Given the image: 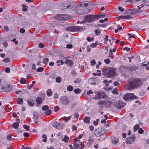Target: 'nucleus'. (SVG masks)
Masks as SVG:
<instances>
[{"instance_id": "nucleus-1", "label": "nucleus", "mask_w": 149, "mask_h": 149, "mask_svg": "<svg viewBox=\"0 0 149 149\" xmlns=\"http://www.w3.org/2000/svg\"><path fill=\"white\" fill-rule=\"evenodd\" d=\"M131 80L130 83L125 86V88L126 89L130 90L137 88L143 84L142 80L139 78H132Z\"/></svg>"}, {"instance_id": "nucleus-2", "label": "nucleus", "mask_w": 149, "mask_h": 149, "mask_svg": "<svg viewBox=\"0 0 149 149\" xmlns=\"http://www.w3.org/2000/svg\"><path fill=\"white\" fill-rule=\"evenodd\" d=\"M102 73L104 76L107 78H111L117 75L116 69L111 67H108L103 69Z\"/></svg>"}, {"instance_id": "nucleus-3", "label": "nucleus", "mask_w": 149, "mask_h": 149, "mask_svg": "<svg viewBox=\"0 0 149 149\" xmlns=\"http://www.w3.org/2000/svg\"><path fill=\"white\" fill-rule=\"evenodd\" d=\"M101 15H89L85 16L84 17V21L88 22H94L101 18Z\"/></svg>"}, {"instance_id": "nucleus-4", "label": "nucleus", "mask_w": 149, "mask_h": 149, "mask_svg": "<svg viewBox=\"0 0 149 149\" xmlns=\"http://www.w3.org/2000/svg\"><path fill=\"white\" fill-rule=\"evenodd\" d=\"M106 94L102 92H98L93 98L95 100L100 99L105 97Z\"/></svg>"}, {"instance_id": "nucleus-5", "label": "nucleus", "mask_w": 149, "mask_h": 149, "mask_svg": "<svg viewBox=\"0 0 149 149\" xmlns=\"http://www.w3.org/2000/svg\"><path fill=\"white\" fill-rule=\"evenodd\" d=\"M136 139L134 135H132L131 136L127 137L126 139V143L127 144H130L133 143Z\"/></svg>"}, {"instance_id": "nucleus-6", "label": "nucleus", "mask_w": 149, "mask_h": 149, "mask_svg": "<svg viewBox=\"0 0 149 149\" xmlns=\"http://www.w3.org/2000/svg\"><path fill=\"white\" fill-rule=\"evenodd\" d=\"M94 134L97 136H99L104 134V131L101 128H99L95 130L94 132Z\"/></svg>"}, {"instance_id": "nucleus-7", "label": "nucleus", "mask_w": 149, "mask_h": 149, "mask_svg": "<svg viewBox=\"0 0 149 149\" xmlns=\"http://www.w3.org/2000/svg\"><path fill=\"white\" fill-rule=\"evenodd\" d=\"M135 96L134 94L132 93H127L125 94L123 97V99L125 101H127L129 99L135 98Z\"/></svg>"}, {"instance_id": "nucleus-8", "label": "nucleus", "mask_w": 149, "mask_h": 149, "mask_svg": "<svg viewBox=\"0 0 149 149\" xmlns=\"http://www.w3.org/2000/svg\"><path fill=\"white\" fill-rule=\"evenodd\" d=\"M125 105V103L122 101L118 100L115 103V106L117 108L120 109L124 107Z\"/></svg>"}, {"instance_id": "nucleus-9", "label": "nucleus", "mask_w": 149, "mask_h": 149, "mask_svg": "<svg viewBox=\"0 0 149 149\" xmlns=\"http://www.w3.org/2000/svg\"><path fill=\"white\" fill-rule=\"evenodd\" d=\"M42 111H44L45 114L47 116H48L51 113V111L49 109V107L47 105L43 106L42 108Z\"/></svg>"}, {"instance_id": "nucleus-10", "label": "nucleus", "mask_w": 149, "mask_h": 149, "mask_svg": "<svg viewBox=\"0 0 149 149\" xmlns=\"http://www.w3.org/2000/svg\"><path fill=\"white\" fill-rule=\"evenodd\" d=\"M60 102L62 104L64 105L68 104L69 102V100L65 96H63L61 97Z\"/></svg>"}, {"instance_id": "nucleus-11", "label": "nucleus", "mask_w": 149, "mask_h": 149, "mask_svg": "<svg viewBox=\"0 0 149 149\" xmlns=\"http://www.w3.org/2000/svg\"><path fill=\"white\" fill-rule=\"evenodd\" d=\"M143 6L144 5L143 4H141L140 6H137L138 10L136 9H134L131 13H132V14L139 13L140 12L141 8H142Z\"/></svg>"}, {"instance_id": "nucleus-12", "label": "nucleus", "mask_w": 149, "mask_h": 149, "mask_svg": "<svg viewBox=\"0 0 149 149\" xmlns=\"http://www.w3.org/2000/svg\"><path fill=\"white\" fill-rule=\"evenodd\" d=\"M89 82L91 84H98L97 80L94 78H91L88 80Z\"/></svg>"}, {"instance_id": "nucleus-13", "label": "nucleus", "mask_w": 149, "mask_h": 149, "mask_svg": "<svg viewBox=\"0 0 149 149\" xmlns=\"http://www.w3.org/2000/svg\"><path fill=\"white\" fill-rule=\"evenodd\" d=\"M64 63L68 65L72 66L73 64V62L70 59H66L64 61Z\"/></svg>"}, {"instance_id": "nucleus-14", "label": "nucleus", "mask_w": 149, "mask_h": 149, "mask_svg": "<svg viewBox=\"0 0 149 149\" xmlns=\"http://www.w3.org/2000/svg\"><path fill=\"white\" fill-rule=\"evenodd\" d=\"M119 141L118 138L115 137L114 136H112L111 137V142L113 144H116L118 143Z\"/></svg>"}, {"instance_id": "nucleus-15", "label": "nucleus", "mask_w": 149, "mask_h": 149, "mask_svg": "<svg viewBox=\"0 0 149 149\" xmlns=\"http://www.w3.org/2000/svg\"><path fill=\"white\" fill-rule=\"evenodd\" d=\"M79 143H77V139L75 138L74 139V142L73 147L74 149H78L79 148Z\"/></svg>"}, {"instance_id": "nucleus-16", "label": "nucleus", "mask_w": 149, "mask_h": 149, "mask_svg": "<svg viewBox=\"0 0 149 149\" xmlns=\"http://www.w3.org/2000/svg\"><path fill=\"white\" fill-rule=\"evenodd\" d=\"M105 106L107 107H110L113 106V103L110 101H105Z\"/></svg>"}, {"instance_id": "nucleus-17", "label": "nucleus", "mask_w": 149, "mask_h": 149, "mask_svg": "<svg viewBox=\"0 0 149 149\" xmlns=\"http://www.w3.org/2000/svg\"><path fill=\"white\" fill-rule=\"evenodd\" d=\"M29 105L31 107H33L34 105V104L33 103V100L31 99L28 100L27 101Z\"/></svg>"}, {"instance_id": "nucleus-18", "label": "nucleus", "mask_w": 149, "mask_h": 149, "mask_svg": "<svg viewBox=\"0 0 149 149\" xmlns=\"http://www.w3.org/2000/svg\"><path fill=\"white\" fill-rule=\"evenodd\" d=\"M90 119L91 118L90 117L85 116L83 119V121L84 123L89 124Z\"/></svg>"}, {"instance_id": "nucleus-19", "label": "nucleus", "mask_w": 149, "mask_h": 149, "mask_svg": "<svg viewBox=\"0 0 149 149\" xmlns=\"http://www.w3.org/2000/svg\"><path fill=\"white\" fill-rule=\"evenodd\" d=\"M62 17L63 21H67L70 18L68 15L63 14V15H61Z\"/></svg>"}, {"instance_id": "nucleus-20", "label": "nucleus", "mask_w": 149, "mask_h": 149, "mask_svg": "<svg viewBox=\"0 0 149 149\" xmlns=\"http://www.w3.org/2000/svg\"><path fill=\"white\" fill-rule=\"evenodd\" d=\"M62 15H63V14L58 15H57L55 16V19L63 21L62 18L63 17L61 16Z\"/></svg>"}, {"instance_id": "nucleus-21", "label": "nucleus", "mask_w": 149, "mask_h": 149, "mask_svg": "<svg viewBox=\"0 0 149 149\" xmlns=\"http://www.w3.org/2000/svg\"><path fill=\"white\" fill-rule=\"evenodd\" d=\"M53 126L55 127L56 128L58 129H60L61 128L59 127V123L55 122L53 123Z\"/></svg>"}, {"instance_id": "nucleus-22", "label": "nucleus", "mask_w": 149, "mask_h": 149, "mask_svg": "<svg viewBox=\"0 0 149 149\" xmlns=\"http://www.w3.org/2000/svg\"><path fill=\"white\" fill-rule=\"evenodd\" d=\"M36 102L38 104H41L42 102V99L39 97H37L36 99Z\"/></svg>"}, {"instance_id": "nucleus-23", "label": "nucleus", "mask_w": 149, "mask_h": 149, "mask_svg": "<svg viewBox=\"0 0 149 149\" xmlns=\"http://www.w3.org/2000/svg\"><path fill=\"white\" fill-rule=\"evenodd\" d=\"M69 139V138L66 135H65L64 138L62 139V141L65 142V143H67Z\"/></svg>"}, {"instance_id": "nucleus-24", "label": "nucleus", "mask_w": 149, "mask_h": 149, "mask_svg": "<svg viewBox=\"0 0 149 149\" xmlns=\"http://www.w3.org/2000/svg\"><path fill=\"white\" fill-rule=\"evenodd\" d=\"M19 122L14 123L12 125V127L15 129H17L19 125Z\"/></svg>"}, {"instance_id": "nucleus-25", "label": "nucleus", "mask_w": 149, "mask_h": 149, "mask_svg": "<svg viewBox=\"0 0 149 149\" xmlns=\"http://www.w3.org/2000/svg\"><path fill=\"white\" fill-rule=\"evenodd\" d=\"M98 42L97 41H96L95 43H93L91 45V47L94 48L96 47L97 45H98Z\"/></svg>"}, {"instance_id": "nucleus-26", "label": "nucleus", "mask_w": 149, "mask_h": 149, "mask_svg": "<svg viewBox=\"0 0 149 149\" xmlns=\"http://www.w3.org/2000/svg\"><path fill=\"white\" fill-rule=\"evenodd\" d=\"M47 94L48 96H50L52 94V91L51 89H48L47 91Z\"/></svg>"}, {"instance_id": "nucleus-27", "label": "nucleus", "mask_w": 149, "mask_h": 149, "mask_svg": "<svg viewBox=\"0 0 149 149\" xmlns=\"http://www.w3.org/2000/svg\"><path fill=\"white\" fill-rule=\"evenodd\" d=\"M75 28L77 29L78 31H81L84 29L83 27L80 26H76Z\"/></svg>"}, {"instance_id": "nucleus-28", "label": "nucleus", "mask_w": 149, "mask_h": 149, "mask_svg": "<svg viewBox=\"0 0 149 149\" xmlns=\"http://www.w3.org/2000/svg\"><path fill=\"white\" fill-rule=\"evenodd\" d=\"M20 82L21 84H25L26 83V80L24 78H21L20 80Z\"/></svg>"}, {"instance_id": "nucleus-29", "label": "nucleus", "mask_w": 149, "mask_h": 149, "mask_svg": "<svg viewBox=\"0 0 149 149\" xmlns=\"http://www.w3.org/2000/svg\"><path fill=\"white\" fill-rule=\"evenodd\" d=\"M112 93L114 94L118 95V88H115L112 91Z\"/></svg>"}, {"instance_id": "nucleus-30", "label": "nucleus", "mask_w": 149, "mask_h": 149, "mask_svg": "<svg viewBox=\"0 0 149 149\" xmlns=\"http://www.w3.org/2000/svg\"><path fill=\"white\" fill-rule=\"evenodd\" d=\"M117 18H119V19H128V17L127 16H120L117 17Z\"/></svg>"}, {"instance_id": "nucleus-31", "label": "nucleus", "mask_w": 149, "mask_h": 149, "mask_svg": "<svg viewBox=\"0 0 149 149\" xmlns=\"http://www.w3.org/2000/svg\"><path fill=\"white\" fill-rule=\"evenodd\" d=\"M33 118L35 119H36L39 117V115L38 113L37 112H34L33 115Z\"/></svg>"}, {"instance_id": "nucleus-32", "label": "nucleus", "mask_w": 149, "mask_h": 149, "mask_svg": "<svg viewBox=\"0 0 149 149\" xmlns=\"http://www.w3.org/2000/svg\"><path fill=\"white\" fill-rule=\"evenodd\" d=\"M23 102V100L21 98H19L18 99L17 103L18 104H22Z\"/></svg>"}, {"instance_id": "nucleus-33", "label": "nucleus", "mask_w": 149, "mask_h": 149, "mask_svg": "<svg viewBox=\"0 0 149 149\" xmlns=\"http://www.w3.org/2000/svg\"><path fill=\"white\" fill-rule=\"evenodd\" d=\"M74 93H75L76 94H79L81 92V90L79 89V88H77L76 89H75L74 91Z\"/></svg>"}, {"instance_id": "nucleus-34", "label": "nucleus", "mask_w": 149, "mask_h": 149, "mask_svg": "<svg viewBox=\"0 0 149 149\" xmlns=\"http://www.w3.org/2000/svg\"><path fill=\"white\" fill-rule=\"evenodd\" d=\"M73 89V87L70 85L68 86L67 88V90L68 91H72Z\"/></svg>"}, {"instance_id": "nucleus-35", "label": "nucleus", "mask_w": 149, "mask_h": 149, "mask_svg": "<svg viewBox=\"0 0 149 149\" xmlns=\"http://www.w3.org/2000/svg\"><path fill=\"white\" fill-rule=\"evenodd\" d=\"M49 61V59L48 58H45L43 59L42 63L45 64L47 63Z\"/></svg>"}, {"instance_id": "nucleus-36", "label": "nucleus", "mask_w": 149, "mask_h": 149, "mask_svg": "<svg viewBox=\"0 0 149 149\" xmlns=\"http://www.w3.org/2000/svg\"><path fill=\"white\" fill-rule=\"evenodd\" d=\"M56 82L59 83L61 82L62 80L61 77H58L56 78Z\"/></svg>"}, {"instance_id": "nucleus-37", "label": "nucleus", "mask_w": 149, "mask_h": 149, "mask_svg": "<svg viewBox=\"0 0 149 149\" xmlns=\"http://www.w3.org/2000/svg\"><path fill=\"white\" fill-rule=\"evenodd\" d=\"M139 125H135L134 127V131L135 132L137 130H138L139 129Z\"/></svg>"}, {"instance_id": "nucleus-38", "label": "nucleus", "mask_w": 149, "mask_h": 149, "mask_svg": "<svg viewBox=\"0 0 149 149\" xmlns=\"http://www.w3.org/2000/svg\"><path fill=\"white\" fill-rule=\"evenodd\" d=\"M44 70V68L42 67H40L38 68L36 71L38 72H42Z\"/></svg>"}, {"instance_id": "nucleus-39", "label": "nucleus", "mask_w": 149, "mask_h": 149, "mask_svg": "<svg viewBox=\"0 0 149 149\" xmlns=\"http://www.w3.org/2000/svg\"><path fill=\"white\" fill-rule=\"evenodd\" d=\"M71 116H69L67 117H64V120L65 122H67L69 120L71 119Z\"/></svg>"}, {"instance_id": "nucleus-40", "label": "nucleus", "mask_w": 149, "mask_h": 149, "mask_svg": "<svg viewBox=\"0 0 149 149\" xmlns=\"http://www.w3.org/2000/svg\"><path fill=\"white\" fill-rule=\"evenodd\" d=\"M22 7L23 8L22 10L23 11H25L27 10L28 8L26 5L23 4L22 5Z\"/></svg>"}, {"instance_id": "nucleus-41", "label": "nucleus", "mask_w": 149, "mask_h": 149, "mask_svg": "<svg viewBox=\"0 0 149 149\" xmlns=\"http://www.w3.org/2000/svg\"><path fill=\"white\" fill-rule=\"evenodd\" d=\"M76 10L77 12L79 15H83L84 14L82 12V10L81 9L77 10V9Z\"/></svg>"}, {"instance_id": "nucleus-42", "label": "nucleus", "mask_w": 149, "mask_h": 149, "mask_svg": "<svg viewBox=\"0 0 149 149\" xmlns=\"http://www.w3.org/2000/svg\"><path fill=\"white\" fill-rule=\"evenodd\" d=\"M145 3V5L147 6H149V0H143Z\"/></svg>"}, {"instance_id": "nucleus-43", "label": "nucleus", "mask_w": 149, "mask_h": 149, "mask_svg": "<svg viewBox=\"0 0 149 149\" xmlns=\"http://www.w3.org/2000/svg\"><path fill=\"white\" fill-rule=\"evenodd\" d=\"M105 101H100L98 103L101 106L102 105H105Z\"/></svg>"}, {"instance_id": "nucleus-44", "label": "nucleus", "mask_w": 149, "mask_h": 149, "mask_svg": "<svg viewBox=\"0 0 149 149\" xmlns=\"http://www.w3.org/2000/svg\"><path fill=\"white\" fill-rule=\"evenodd\" d=\"M4 61L6 63L10 62V59L9 58H6L4 59Z\"/></svg>"}, {"instance_id": "nucleus-45", "label": "nucleus", "mask_w": 149, "mask_h": 149, "mask_svg": "<svg viewBox=\"0 0 149 149\" xmlns=\"http://www.w3.org/2000/svg\"><path fill=\"white\" fill-rule=\"evenodd\" d=\"M5 72L7 73H9L10 72V68L8 67L6 68L5 70Z\"/></svg>"}, {"instance_id": "nucleus-46", "label": "nucleus", "mask_w": 149, "mask_h": 149, "mask_svg": "<svg viewBox=\"0 0 149 149\" xmlns=\"http://www.w3.org/2000/svg\"><path fill=\"white\" fill-rule=\"evenodd\" d=\"M104 62L107 64L111 62V61L109 59L107 58L104 60Z\"/></svg>"}, {"instance_id": "nucleus-47", "label": "nucleus", "mask_w": 149, "mask_h": 149, "mask_svg": "<svg viewBox=\"0 0 149 149\" xmlns=\"http://www.w3.org/2000/svg\"><path fill=\"white\" fill-rule=\"evenodd\" d=\"M23 127L25 129H26L27 131H29L30 129H29V127L26 125H23Z\"/></svg>"}, {"instance_id": "nucleus-48", "label": "nucleus", "mask_w": 149, "mask_h": 149, "mask_svg": "<svg viewBox=\"0 0 149 149\" xmlns=\"http://www.w3.org/2000/svg\"><path fill=\"white\" fill-rule=\"evenodd\" d=\"M95 33L96 35H97L98 34H100L101 32V31L99 30L95 29Z\"/></svg>"}, {"instance_id": "nucleus-49", "label": "nucleus", "mask_w": 149, "mask_h": 149, "mask_svg": "<svg viewBox=\"0 0 149 149\" xmlns=\"http://www.w3.org/2000/svg\"><path fill=\"white\" fill-rule=\"evenodd\" d=\"M108 37V36L107 35H106V36L104 38V40H105L104 42L105 44H106L107 41L109 40Z\"/></svg>"}, {"instance_id": "nucleus-50", "label": "nucleus", "mask_w": 149, "mask_h": 149, "mask_svg": "<svg viewBox=\"0 0 149 149\" xmlns=\"http://www.w3.org/2000/svg\"><path fill=\"white\" fill-rule=\"evenodd\" d=\"M42 137L43 138H45L44 139H43V141L44 142H46V141H47V138H46V135H45V134H43L42 136Z\"/></svg>"}, {"instance_id": "nucleus-51", "label": "nucleus", "mask_w": 149, "mask_h": 149, "mask_svg": "<svg viewBox=\"0 0 149 149\" xmlns=\"http://www.w3.org/2000/svg\"><path fill=\"white\" fill-rule=\"evenodd\" d=\"M83 5L84 6H87L88 5V4L87 3H84V4H81L78 5H77V8H78L79 7H81V5Z\"/></svg>"}, {"instance_id": "nucleus-52", "label": "nucleus", "mask_w": 149, "mask_h": 149, "mask_svg": "<svg viewBox=\"0 0 149 149\" xmlns=\"http://www.w3.org/2000/svg\"><path fill=\"white\" fill-rule=\"evenodd\" d=\"M128 36H129V38H130L131 37L133 38H135V37L134 35H132L130 33H128L127 34Z\"/></svg>"}, {"instance_id": "nucleus-53", "label": "nucleus", "mask_w": 149, "mask_h": 149, "mask_svg": "<svg viewBox=\"0 0 149 149\" xmlns=\"http://www.w3.org/2000/svg\"><path fill=\"white\" fill-rule=\"evenodd\" d=\"M81 81L80 78H78L76 79L74 81V82L75 83H79Z\"/></svg>"}, {"instance_id": "nucleus-54", "label": "nucleus", "mask_w": 149, "mask_h": 149, "mask_svg": "<svg viewBox=\"0 0 149 149\" xmlns=\"http://www.w3.org/2000/svg\"><path fill=\"white\" fill-rule=\"evenodd\" d=\"M44 46V45L41 43H40L38 45V47L40 48H43Z\"/></svg>"}, {"instance_id": "nucleus-55", "label": "nucleus", "mask_w": 149, "mask_h": 149, "mask_svg": "<svg viewBox=\"0 0 149 149\" xmlns=\"http://www.w3.org/2000/svg\"><path fill=\"white\" fill-rule=\"evenodd\" d=\"M24 136L25 137H28L30 135L28 133L25 132L24 134Z\"/></svg>"}, {"instance_id": "nucleus-56", "label": "nucleus", "mask_w": 149, "mask_h": 149, "mask_svg": "<svg viewBox=\"0 0 149 149\" xmlns=\"http://www.w3.org/2000/svg\"><path fill=\"white\" fill-rule=\"evenodd\" d=\"M3 46L5 47H6L8 46V44L6 41H4L3 42Z\"/></svg>"}, {"instance_id": "nucleus-57", "label": "nucleus", "mask_w": 149, "mask_h": 149, "mask_svg": "<svg viewBox=\"0 0 149 149\" xmlns=\"http://www.w3.org/2000/svg\"><path fill=\"white\" fill-rule=\"evenodd\" d=\"M21 149H31V148L30 147L28 146L25 147L23 145Z\"/></svg>"}, {"instance_id": "nucleus-58", "label": "nucleus", "mask_w": 149, "mask_h": 149, "mask_svg": "<svg viewBox=\"0 0 149 149\" xmlns=\"http://www.w3.org/2000/svg\"><path fill=\"white\" fill-rule=\"evenodd\" d=\"M59 109V108L58 106H56L54 108V110L55 112L57 111Z\"/></svg>"}, {"instance_id": "nucleus-59", "label": "nucleus", "mask_w": 149, "mask_h": 149, "mask_svg": "<svg viewBox=\"0 0 149 149\" xmlns=\"http://www.w3.org/2000/svg\"><path fill=\"white\" fill-rule=\"evenodd\" d=\"M138 132L140 134H143V130L141 128H140L139 129Z\"/></svg>"}, {"instance_id": "nucleus-60", "label": "nucleus", "mask_w": 149, "mask_h": 149, "mask_svg": "<svg viewBox=\"0 0 149 149\" xmlns=\"http://www.w3.org/2000/svg\"><path fill=\"white\" fill-rule=\"evenodd\" d=\"M89 129L91 131H92L94 129V127L93 125H91L89 126Z\"/></svg>"}, {"instance_id": "nucleus-61", "label": "nucleus", "mask_w": 149, "mask_h": 149, "mask_svg": "<svg viewBox=\"0 0 149 149\" xmlns=\"http://www.w3.org/2000/svg\"><path fill=\"white\" fill-rule=\"evenodd\" d=\"M12 139L11 136L10 134L8 135L7 136V139L8 140H11Z\"/></svg>"}, {"instance_id": "nucleus-62", "label": "nucleus", "mask_w": 149, "mask_h": 149, "mask_svg": "<svg viewBox=\"0 0 149 149\" xmlns=\"http://www.w3.org/2000/svg\"><path fill=\"white\" fill-rule=\"evenodd\" d=\"M120 84L118 82L115 81L113 82V85L114 86H119Z\"/></svg>"}, {"instance_id": "nucleus-63", "label": "nucleus", "mask_w": 149, "mask_h": 149, "mask_svg": "<svg viewBox=\"0 0 149 149\" xmlns=\"http://www.w3.org/2000/svg\"><path fill=\"white\" fill-rule=\"evenodd\" d=\"M98 120H95L93 122V124L95 126L97 125L98 124Z\"/></svg>"}, {"instance_id": "nucleus-64", "label": "nucleus", "mask_w": 149, "mask_h": 149, "mask_svg": "<svg viewBox=\"0 0 149 149\" xmlns=\"http://www.w3.org/2000/svg\"><path fill=\"white\" fill-rule=\"evenodd\" d=\"M93 38H91L89 37H88L86 38L87 40L89 42H91V41L93 40Z\"/></svg>"}]
</instances>
